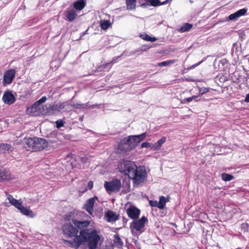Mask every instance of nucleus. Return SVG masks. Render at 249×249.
<instances>
[{"instance_id":"nucleus-1","label":"nucleus","mask_w":249,"mask_h":249,"mask_svg":"<svg viewBox=\"0 0 249 249\" xmlns=\"http://www.w3.org/2000/svg\"><path fill=\"white\" fill-rule=\"evenodd\" d=\"M119 171L127 176L132 180L134 184H139L144 181L147 173L145 167L143 166H138L134 162L123 160L120 161L118 166Z\"/></svg>"},{"instance_id":"nucleus-2","label":"nucleus","mask_w":249,"mask_h":249,"mask_svg":"<svg viewBox=\"0 0 249 249\" xmlns=\"http://www.w3.org/2000/svg\"><path fill=\"white\" fill-rule=\"evenodd\" d=\"M100 237L95 230L91 232L82 231L79 232V235L75 239L72 240H63V242L70 247L78 249L81 245L88 242L89 249H96Z\"/></svg>"},{"instance_id":"nucleus-3","label":"nucleus","mask_w":249,"mask_h":249,"mask_svg":"<svg viewBox=\"0 0 249 249\" xmlns=\"http://www.w3.org/2000/svg\"><path fill=\"white\" fill-rule=\"evenodd\" d=\"M146 136L144 132L140 135H131L122 139L118 145V150L122 154L126 153L134 149Z\"/></svg>"},{"instance_id":"nucleus-4","label":"nucleus","mask_w":249,"mask_h":249,"mask_svg":"<svg viewBox=\"0 0 249 249\" xmlns=\"http://www.w3.org/2000/svg\"><path fill=\"white\" fill-rule=\"evenodd\" d=\"M79 214V213L73 211L66 214L64 218L66 221H71L80 231H87L89 232V230L87 228L89 226L90 222L89 220L82 221Z\"/></svg>"},{"instance_id":"nucleus-5","label":"nucleus","mask_w":249,"mask_h":249,"mask_svg":"<svg viewBox=\"0 0 249 249\" xmlns=\"http://www.w3.org/2000/svg\"><path fill=\"white\" fill-rule=\"evenodd\" d=\"M147 221V218L144 216H143L139 219L134 220L130 225V229L132 233L134 235L136 231L139 232V233H142L144 231L143 228L145 224Z\"/></svg>"},{"instance_id":"nucleus-6","label":"nucleus","mask_w":249,"mask_h":249,"mask_svg":"<svg viewBox=\"0 0 249 249\" xmlns=\"http://www.w3.org/2000/svg\"><path fill=\"white\" fill-rule=\"evenodd\" d=\"M62 232L66 237L72 238L74 237L75 239L76 237L78 236V230L75 226H73L71 223V221L68 223L64 224L61 227Z\"/></svg>"},{"instance_id":"nucleus-7","label":"nucleus","mask_w":249,"mask_h":249,"mask_svg":"<svg viewBox=\"0 0 249 249\" xmlns=\"http://www.w3.org/2000/svg\"><path fill=\"white\" fill-rule=\"evenodd\" d=\"M69 105L70 104L68 102L54 103L46 106L47 111L50 115L54 114L59 112L61 109Z\"/></svg>"},{"instance_id":"nucleus-8","label":"nucleus","mask_w":249,"mask_h":249,"mask_svg":"<svg viewBox=\"0 0 249 249\" xmlns=\"http://www.w3.org/2000/svg\"><path fill=\"white\" fill-rule=\"evenodd\" d=\"M104 187L108 192H118L121 188V182L118 179L109 182L105 181Z\"/></svg>"},{"instance_id":"nucleus-9","label":"nucleus","mask_w":249,"mask_h":249,"mask_svg":"<svg viewBox=\"0 0 249 249\" xmlns=\"http://www.w3.org/2000/svg\"><path fill=\"white\" fill-rule=\"evenodd\" d=\"M38 138H29L23 140V147L27 151H35L36 139Z\"/></svg>"},{"instance_id":"nucleus-10","label":"nucleus","mask_w":249,"mask_h":249,"mask_svg":"<svg viewBox=\"0 0 249 249\" xmlns=\"http://www.w3.org/2000/svg\"><path fill=\"white\" fill-rule=\"evenodd\" d=\"M17 209L19 210L22 214L27 216L33 218L36 216L35 213L30 209L25 207L22 205L21 203L19 202L18 200H17Z\"/></svg>"},{"instance_id":"nucleus-11","label":"nucleus","mask_w":249,"mask_h":249,"mask_svg":"<svg viewBox=\"0 0 249 249\" xmlns=\"http://www.w3.org/2000/svg\"><path fill=\"white\" fill-rule=\"evenodd\" d=\"M140 210L134 206H130L126 210V213L129 218L134 220L137 219L140 214Z\"/></svg>"},{"instance_id":"nucleus-12","label":"nucleus","mask_w":249,"mask_h":249,"mask_svg":"<svg viewBox=\"0 0 249 249\" xmlns=\"http://www.w3.org/2000/svg\"><path fill=\"white\" fill-rule=\"evenodd\" d=\"M97 197L94 196L93 197L89 199L84 205V208L90 214L93 213V207L95 203V199H97Z\"/></svg>"},{"instance_id":"nucleus-13","label":"nucleus","mask_w":249,"mask_h":249,"mask_svg":"<svg viewBox=\"0 0 249 249\" xmlns=\"http://www.w3.org/2000/svg\"><path fill=\"white\" fill-rule=\"evenodd\" d=\"M15 71L14 69H10L8 70L4 75V83L7 84H9L11 83L15 76Z\"/></svg>"},{"instance_id":"nucleus-14","label":"nucleus","mask_w":249,"mask_h":249,"mask_svg":"<svg viewBox=\"0 0 249 249\" xmlns=\"http://www.w3.org/2000/svg\"><path fill=\"white\" fill-rule=\"evenodd\" d=\"M36 141L35 151H40L47 147L48 142L45 139L38 138Z\"/></svg>"},{"instance_id":"nucleus-15","label":"nucleus","mask_w":249,"mask_h":249,"mask_svg":"<svg viewBox=\"0 0 249 249\" xmlns=\"http://www.w3.org/2000/svg\"><path fill=\"white\" fill-rule=\"evenodd\" d=\"M247 12V9L243 8L236 11V12L231 14L227 18L229 20H235L238 18L245 15Z\"/></svg>"},{"instance_id":"nucleus-16","label":"nucleus","mask_w":249,"mask_h":249,"mask_svg":"<svg viewBox=\"0 0 249 249\" xmlns=\"http://www.w3.org/2000/svg\"><path fill=\"white\" fill-rule=\"evenodd\" d=\"M39 109V105L35 102L31 107L27 108V111L31 116H37L40 113Z\"/></svg>"},{"instance_id":"nucleus-17","label":"nucleus","mask_w":249,"mask_h":249,"mask_svg":"<svg viewBox=\"0 0 249 249\" xmlns=\"http://www.w3.org/2000/svg\"><path fill=\"white\" fill-rule=\"evenodd\" d=\"M105 216L108 222H113L118 220L119 216L116 213L111 210H108L106 213Z\"/></svg>"},{"instance_id":"nucleus-18","label":"nucleus","mask_w":249,"mask_h":249,"mask_svg":"<svg viewBox=\"0 0 249 249\" xmlns=\"http://www.w3.org/2000/svg\"><path fill=\"white\" fill-rule=\"evenodd\" d=\"M4 103L11 105L15 101V98L13 94L10 92H5L2 97Z\"/></svg>"},{"instance_id":"nucleus-19","label":"nucleus","mask_w":249,"mask_h":249,"mask_svg":"<svg viewBox=\"0 0 249 249\" xmlns=\"http://www.w3.org/2000/svg\"><path fill=\"white\" fill-rule=\"evenodd\" d=\"M114 239L113 240V247L117 248L118 249H122L124 243L121 240L119 234H116L114 235Z\"/></svg>"},{"instance_id":"nucleus-20","label":"nucleus","mask_w":249,"mask_h":249,"mask_svg":"<svg viewBox=\"0 0 249 249\" xmlns=\"http://www.w3.org/2000/svg\"><path fill=\"white\" fill-rule=\"evenodd\" d=\"M76 12L73 9L69 10L66 13V18L68 21H73L77 17Z\"/></svg>"},{"instance_id":"nucleus-21","label":"nucleus","mask_w":249,"mask_h":249,"mask_svg":"<svg viewBox=\"0 0 249 249\" xmlns=\"http://www.w3.org/2000/svg\"><path fill=\"white\" fill-rule=\"evenodd\" d=\"M86 2L85 0H77L73 4V7L77 10H82L86 6Z\"/></svg>"},{"instance_id":"nucleus-22","label":"nucleus","mask_w":249,"mask_h":249,"mask_svg":"<svg viewBox=\"0 0 249 249\" xmlns=\"http://www.w3.org/2000/svg\"><path fill=\"white\" fill-rule=\"evenodd\" d=\"M13 150L12 146L7 143L0 144V153H9Z\"/></svg>"},{"instance_id":"nucleus-23","label":"nucleus","mask_w":249,"mask_h":249,"mask_svg":"<svg viewBox=\"0 0 249 249\" xmlns=\"http://www.w3.org/2000/svg\"><path fill=\"white\" fill-rule=\"evenodd\" d=\"M166 138L165 137H162L156 143L152 145L151 149L154 150H159L160 147L161 146L162 144L166 142Z\"/></svg>"},{"instance_id":"nucleus-24","label":"nucleus","mask_w":249,"mask_h":249,"mask_svg":"<svg viewBox=\"0 0 249 249\" xmlns=\"http://www.w3.org/2000/svg\"><path fill=\"white\" fill-rule=\"evenodd\" d=\"M137 0H126V9L132 10L136 9Z\"/></svg>"},{"instance_id":"nucleus-25","label":"nucleus","mask_w":249,"mask_h":249,"mask_svg":"<svg viewBox=\"0 0 249 249\" xmlns=\"http://www.w3.org/2000/svg\"><path fill=\"white\" fill-rule=\"evenodd\" d=\"M7 200L8 202L5 201L4 202V205L5 206L9 207L10 205H13L16 207V199L10 195H7Z\"/></svg>"},{"instance_id":"nucleus-26","label":"nucleus","mask_w":249,"mask_h":249,"mask_svg":"<svg viewBox=\"0 0 249 249\" xmlns=\"http://www.w3.org/2000/svg\"><path fill=\"white\" fill-rule=\"evenodd\" d=\"M193 25L191 24L186 23H184L178 30V32L180 33H184L189 31L192 27Z\"/></svg>"},{"instance_id":"nucleus-27","label":"nucleus","mask_w":249,"mask_h":249,"mask_svg":"<svg viewBox=\"0 0 249 249\" xmlns=\"http://www.w3.org/2000/svg\"><path fill=\"white\" fill-rule=\"evenodd\" d=\"M166 201V198L164 196H161L160 197V200L158 202V208L160 209H164Z\"/></svg>"},{"instance_id":"nucleus-28","label":"nucleus","mask_w":249,"mask_h":249,"mask_svg":"<svg viewBox=\"0 0 249 249\" xmlns=\"http://www.w3.org/2000/svg\"><path fill=\"white\" fill-rule=\"evenodd\" d=\"M111 25L109 20H103L101 21L100 26L103 30H107Z\"/></svg>"},{"instance_id":"nucleus-29","label":"nucleus","mask_w":249,"mask_h":249,"mask_svg":"<svg viewBox=\"0 0 249 249\" xmlns=\"http://www.w3.org/2000/svg\"><path fill=\"white\" fill-rule=\"evenodd\" d=\"M10 177L7 175V173L4 170H0V181L9 179Z\"/></svg>"},{"instance_id":"nucleus-30","label":"nucleus","mask_w":249,"mask_h":249,"mask_svg":"<svg viewBox=\"0 0 249 249\" xmlns=\"http://www.w3.org/2000/svg\"><path fill=\"white\" fill-rule=\"evenodd\" d=\"M221 177L224 181H230L233 178L232 175L227 173H223L221 175Z\"/></svg>"},{"instance_id":"nucleus-31","label":"nucleus","mask_w":249,"mask_h":249,"mask_svg":"<svg viewBox=\"0 0 249 249\" xmlns=\"http://www.w3.org/2000/svg\"><path fill=\"white\" fill-rule=\"evenodd\" d=\"M175 61L174 60H170L168 61H163L158 64V66L160 67H163L169 65L170 64H173L175 63Z\"/></svg>"},{"instance_id":"nucleus-32","label":"nucleus","mask_w":249,"mask_h":249,"mask_svg":"<svg viewBox=\"0 0 249 249\" xmlns=\"http://www.w3.org/2000/svg\"><path fill=\"white\" fill-rule=\"evenodd\" d=\"M145 2H149L150 5L157 7L159 6V0H145Z\"/></svg>"},{"instance_id":"nucleus-33","label":"nucleus","mask_w":249,"mask_h":249,"mask_svg":"<svg viewBox=\"0 0 249 249\" xmlns=\"http://www.w3.org/2000/svg\"><path fill=\"white\" fill-rule=\"evenodd\" d=\"M198 97L197 96L194 95V96H193L189 97V98H185L184 99V101L188 102H190L192 101L193 100H196V101H198L200 100V99H197V98Z\"/></svg>"},{"instance_id":"nucleus-34","label":"nucleus","mask_w":249,"mask_h":249,"mask_svg":"<svg viewBox=\"0 0 249 249\" xmlns=\"http://www.w3.org/2000/svg\"><path fill=\"white\" fill-rule=\"evenodd\" d=\"M152 145L151 143H149L148 142H144L142 143L141 144V148H151L152 147Z\"/></svg>"},{"instance_id":"nucleus-35","label":"nucleus","mask_w":249,"mask_h":249,"mask_svg":"<svg viewBox=\"0 0 249 249\" xmlns=\"http://www.w3.org/2000/svg\"><path fill=\"white\" fill-rule=\"evenodd\" d=\"M56 127L58 128H59L61 127L62 126H64V123L62 120H57L55 122Z\"/></svg>"},{"instance_id":"nucleus-36","label":"nucleus","mask_w":249,"mask_h":249,"mask_svg":"<svg viewBox=\"0 0 249 249\" xmlns=\"http://www.w3.org/2000/svg\"><path fill=\"white\" fill-rule=\"evenodd\" d=\"M47 100L46 96L42 97L39 100L36 102V103L40 106V105L42 103H44Z\"/></svg>"},{"instance_id":"nucleus-37","label":"nucleus","mask_w":249,"mask_h":249,"mask_svg":"<svg viewBox=\"0 0 249 249\" xmlns=\"http://www.w3.org/2000/svg\"><path fill=\"white\" fill-rule=\"evenodd\" d=\"M140 37L142 39H143L146 41H149L150 36L148 35H147L146 34H142V35H141Z\"/></svg>"},{"instance_id":"nucleus-38","label":"nucleus","mask_w":249,"mask_h":249,"mask_svg":"<svg viewBox=\"0 0 249 249\" xmlns=\"http://www.w3.org/2000/svg\"><path fill=\"white\" fill-rule=\"evenodd\" d=\"M150 205L152 207H157L158 208V202L155 200H150L149 201Z\"/></svg>"},{"instance_id":"nucleus-39","label":"nucleus","mask_w":249,"mask_h":249,"mask_svg":"<svg viewBox=\"0 0 249 249\" xmlns=\"http://www.w3.org/2000/svg\"><path fill=\"white\" fill-rule=\"evenodd\" d=\"M208 91H209V89L208 88H203L200 89V90H199V92L200 94H203L204 93H205L208 92Z\"/></svg>"},{"instance_id":"nucleus-40","label":"nucleus","mask_w":249,"mask_h":249,"mask_svg":"<svg viewBox=\"0 0 249 249\" xmlns=\"http://www.w3.org/2000/svg\"><path fill=\"white\" fill-rule=\"evenodd\" d=\"M121 56L122 55H120V56H117V57H113L112 60H111V61L110 62V64H114V63L117 62L118 60V59L120 58Z\"/></svg>"},{"instance_id":"nucleus-41","label":"nucleus","mask_w":249,"mask_h":249,"mask_svg":"<svg viewBox=\"0 0 249 249\" xmlns=\"http://www.w3.org/2000/svg\"><path fill=\"white\" fill-rule=\"evenodd\" d=\"M171 1H172V0H166L164 1H163V2H160V1L159 6L161 5L166 4L170 2Z\"/></svg>"},{"instance_id":"nucleus-42","label":"nucleus","mask_w":249,"mask_h":249,"mask_svg":"<svg viewBox=\"0 0 249 249\" xmlns=\"http://www.w3.org/2000/svg\"><path fill=\"white\" fill-rule=\"evenodd\" d=\"M150 4H149V2H145V3H142L141 4V6L142 7V8H147L148 6H149Z\"/></svg>"},{"instance_id":"nucleus-43","label":"nucleus","mask_w":249,"mask_h":249,"mask_svg":"<svg viewBox=\"0 0 249 249\" xmlns=\"http://www.w3.org/2000/svg\"><path fill=\"white\" fill-rule=\"evenodd\" d=\"M93 182L92 181H89L88 183V187L89 189H91L93 187Z\"/></svg>"},{"instance_id":"nucleus-44","label":"nucleus","mask_w":249,"mask_h":249,"mask_svg":"<svg viewBox=\"0 0 249 249\" xmlns=\"http://www.w3.org/2000/svg\"><path fill=\"white\" fill-rule=\"evenodd\" d=\"M84 106V104L81 105V104H78V103H77V104H73V105H72V106H73V107H75V108H80V107H81V106Z\"/></svg>"},{"instance_id":"nucleus-45","label":"nucleus","mask_w":249,"mask_h":249,"mask_svg":"<svg viewBox=\"0 0 249 249\" xmlns=\"http://www.w3.org/2000/svg\"><path fill=\"white\" fill-rule=\"evenodd\" d=\"M203 61V60L199 61V62H198L197 63H196L194 65H193L192 67H191V68H195V67L198 66V65H199Z\"/></svg>"},{"instance_id":"nucleus-46","label":"nucleus","mask_w":249,"mask_h":249,"mask_svg":"<svg viewBox=\"0 0 249 249\" xmlns=\"http://www.w3.org/2000/svg\"><path fill=\"white\" fill-rule=\"evenodd\" d=\"M157 40V38L155 37H149V41H151L152 42L156 41Z\"/></svg>"},{"instance_id":"nucleus-47","label":"nucleus","mask_w":249,"mask_h":249,"mask_svg":"<svg viewBox=\"0 0 249 249\" xmlns=\"http://www.w3.org/2000/svg\"><path fill=\"white\" fill-rule=\"evenodd\" d=\"M245 101L247 103H249V93L246 95V98L245 99Z\"/></svg>"},{"instance_id":"nucleus-48","label":"nucleus","mask_w":249,"mask_h":249,"mask_svg":"<svg viewBox=\"0 0 249 249\" xmlns=\"http://www.w3.org/2000/svg\"><path fill=\"white\" fill-rule=\"evenodd\" d=\"M88 31V29H87V30H86L85 32H83L81 34V37L83 36H84V35H85L86 34H87V32Z\"/></svg>"},{"instance_id":"nucleus-49","label":"nucleus","mask_w":249,"mask_h":249,"mask_svg":"<svg viewBox=\"0 0 249 249\" xmlns=\"http://www.w3.org/2000/svg\"><path fill=\"white\" fill-rule=\"evenodd\" d=\"M127 220L128 219L124 217H123V221H124V223H126V222H127Z\"/></svg>"},{"instance_id":"nucleus-50","label":"nucleus","mask_w":249,"mask_h":249,"mask_svg":"<svg viewBox=\"0 0 249 249\" xmlns=\"http://www.w3.org/2000/svg\"><path fill=\"white\" fill-rule=\"evenodd\" d=\"M142 49H141V50H136V51L134 52V53H137V52H139L140 51H142Z\"/></svg>"},{"instance_id":"nucleus-51","label":"nucleus","mask_w":249,"mask_h":249,"mask_svg":"<svg viewBox=\"0 0 249 249\" xmlns=\"http://www.w3.org/2000/svg\"><path fill=\"white\" fill-rule=\"evenodd\" d=\"M95 106H97V105H93L92 106V107H95Z\"/></svg>"},{"instance_id":"nucleus-52","label":"nucleus","mask_w":249,"mask_h":249,"mask_svg":"<svg viewBox=\"0 0 249 249\" xmlns=\"http://www.w3.org/2000/svg\"><path fill=\"white\" fill-rule=\"evenodd\" d=\"M18 145L19 146H21V144L20 143H18Z\"/></svg>"},{"instance_id":"nucleus-53","label":"nucleus","mask_w":249,"mask_h":249,"mask_svg":"<svg viewBox=\"0 0 249 249\" xmlns=\"http://www.w3.org/2000/svg\"><path fill=\"white\" fill-rule=\"evenodd\" d=\"M53 142H56L55 140L53 141Z\"/></svg>"}]
</instances>
